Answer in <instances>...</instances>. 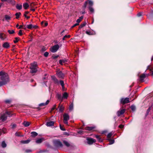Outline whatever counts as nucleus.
Masks as SVG:
<instances>
[{
    "label": "nucleus",
    "instance_id": "f257e3e1",
    "mask_svg": "<svg viewBox=\"0 0 153 153\" xmlns=\"http://www.w3.org/2000/svg\"><path fill=\"white\" fill-rule=\"evenodd\" d=\"M1 81H0V87L7 84L9 81L8 74L4 71L0 72Z\"/></svg>",
    "mask_w": 153,
    "mask_h": 153
},
{
    "label": "nucleus",
    "instance_id": "f03ea898",
    "mask_svg": "<svg viewBox=\"0 0 153 153\" xmlns=\"http://www.w3.org/2000/svg\"><path fill=\"white\" fill-rule=\"evenodd\" d=\"M37 63L34 62L31 64V66L30 68V72L32 73H36L37 71Z\"/></svg>",
    "mask_w": 153,
    "mask_h": 153
},
{
    "label": "nucleus",
    "instance_id": "7ed1b4c3",
    "mask_svg": "<svg viewBox=\"0 0 153 153\" xmlns=\"http://www.w3.org/2000/svg\"><path fill=\"white\" fill-rule=\"evenodd\" d=\"M10 112L6 111L5 113L2 116L0 117V120H1L2 121H5L7 118V115L10 116Z\"/></svg>",
    "mask_w": 153,
    "mask_h": 153
},
{
    "label": "nucleus",
    "instance_id": "20e7f679",
    "mask_svg": "<svg viewBox=\"0 0 153 153\" xmlns=\"http://www.w3.org/2000/svg\"><path fill=\"white\" fill-rule=\"evenodd\" d=\"M53 143L54 145L58 147H62L63 146L62 144L59 140H54L53 141Z\"/></svg>",
    "mask_w": 153,
    "mask_h": 153
},
{
    "label": "nucleus",
    "instance_id": "39448f33",
    "mask_svg": "<svg viewBox=\"0 0 153 153\" xmlns=\"http://www.w3.org/2000/svg\"><path fill=\"white\" fill-rule=\"evenodd\" d=\"M63 120L64 121V123L65 124L68 125V121L69 119V116L68 114L65 113L63 115Z\"/></svg>",
    "mask_w": 153,
    "mask_h": 153
},
{
    "label": "nucleus",
    "instance_id": "423d86ee",
    "mask_svg": "<svg viewBox=\"0 0 153 153\" xmlns=\"http://www.w3.org/2000/svg\"><path fill=\"white\" fill-rule=\"evenodd\" d=\"M88 4V7H92L93 5V2L90 0H88V1H86L83 6L84 8H86Z\"/></svg>",
    "mask_w": 153,
    "mask_h": 153
},
{
    "label": "nucleus",
    "instance_id": "0eeeda50",
    "mask_svg": "<svg viewBox=\"0 0 153 153\" xmlns=\"http://www.w3.org/2000/svg\"><path fill=\"white\" fill-rule=\"evenodd\" d=\"M59 48V45H56L51 48V51L53 53L55 52L58 50Z\"/></svg>",
    "mask_w": 153,
    "mask_h": 153
},
{
    "label": "nucleus",
    "instance_id": "6e6552de",
    "mask_svg": "<svg viewBox=\"0 0 153 153\" xmlns=\"http://www.w3.org/2000/svg\"><path fill=\"white\" fill-rule=\"evenodd\" d=\"M130 102L129 98H122L120 100V102L121 103L124 104L128 103Z\"/></svg>",
    "mask_w": 153,
    "mask_h": 153
},
{
    "label": "nucleus",
    "instance_id": "1a4fd4ad",
    "mask_svg": "<svg viewBox=\"0 0 153 153\" xmlns=\"http://www.w3.org/2000/svg\"><path fill=\"white\" fill-rule=\"evenodd\" d=\"M56 74L59 78H62L64 77V74L60 70L57 71Z\"/></svg>",
    "mask_w": 153,
    "mask_h": 153
},
{
    "label": "nucleus",
    "instance_id": "9d476101",
    "mask_svg": "<svg viewBox=\"0 0 153 153\" xmlns=\"http://www.w3.org/2000/svg\"><path fill=\"white\" fill-rule=\"evenodd\" d=\"M87 143L89 144H92L94 142V139L91 138H88L87 139Z\"/></svg>",
    "mask_w": 153,
    "mask_h": 153
},
{
    "label": "nucleus",
    "instance_id": "9b49d317",
    "mask_svg": "<svg viewBox=\"0 0 153 153\" xmlns=\"http://www.w3.org/2000/svg\"><path fill=\"white\" fill-rule=\"evenodd\" d=\"M126 110L125 109H123L121 110H119L117 112V114L118 116H119L120 115L123 114L125 111Z\"/></svg>",
    "mask_w": 153,
    "mask_h": 153
},
{
    "label": "nucleus",
    "instance_id": "f8f14e48",
    "mask_svg": "<svg viewBox=\"0 0 153 153\" xmlns=\"http://www.w3.org/2000/svg\"><path fill=\"white\" fill-rule=\"evenodd\" d=\"M27 27L29 29H32L33 28H36L37 27L36 25H33L32 24H30L27 25Z\"/></svg>",
    "mask_w": 153,
    "mask_h": 153
},
{
    "label": "nucleus",
    "instance_id": "ddd939ff",
    "mask_svg": "<svg viewBox=\"0 0 153 153\" xmlns=\"http://www.w3.org/2000/svg\"><path fill=\"white\" fill-rule=\"evenodd\" d=\"M146 77V74H143L140 76V80L141 82H143L144 81V79Z\"/></svg>",
    "mask_w": 153,
    "mask_h": 153
},
{
    "label": "nucleus",
    "instance_id": "4468645a",
    "mask_svg": "<svg viewBox=\"0 0 153 153\" xmlns=\"http://www.w3.org/2000/svg\"><path fill=\"white\" fill-rule=\"evenodd\" d=\"M54 122L53 121H50L46 123V126H51L53 125Z\"/></svg>",
    "mask_w": 153,
    "mask_h": 153
},
{
    "label": "nucleus",
    "instance_id": "2eb2a0df",
    "mask_svg": "<svg viewBox=\"0 0 153 153\" xmlns=\"http://www.w3.org/2000/svg\"><path fill=\"white\" fill-rule=\"evenodd\" d=\"M44 139L43 138H40L37 139L36 141V142L37 143H41L44 140Z\"/></svg>",
    "mask_w": 153,
    "mask_h": 153
},
{
    "label": "nucleus",
    "instance_id": "dca6fc26",
    "mask_svg": "<svg viewBox=\"0 0 153 153\" xmlns=\"http://www.w3.org/2000/svg\"><path fill=\"white\" fill-rule=\"evenodd\" d=\"M50 102L49 100H48L45 103H41L39 105V106H44L47 105Z\"/></svg>",
    "mask_w": 153,
    "mask_h": 153
},
{
    "label": "nucleus",
    "instance_id": "f3484780",
    "mask_svg": "<svg viewBox=\"0 0 153 153\" xmlns=\"http://www.w3.org/2000/svg\"><path fill=\"white\" fill-rule=\"evenodd\" d=\"M3 47L4 48H8L10 47L9 44L7 42H5L3 44Z\"/></svg>",
    "mask_w": 153,
    "mask_h": 153
},
{
    "label": "nucleus",
    "instance_id": "a211bd4d",
    "mask_svg": "<svg viewBox=\"0 0 153 153\" xmlns=\"http://www.w3.org/2000/svg\"><path fill=\"white\" fill-rule=\"evenodd\" d=\"M56 97L58 98V99L59 100H61V101L62 100V97L61 96V94L57 93L56 95Z\"/></svg>",
    "mask_w": 153,
    "mask_h": 153
},
{
    "label": "nucleus",
    "instance_id": "6ab92c4d",
    "mask_svg": "<svg viewBox=\"0 0 153 153\" xmlns=\"http://www.w3.org/2000/svg\"><path fill=\"white\" fill-rule=\"evenodd\" d=\"M68 96V94L67 92L64 93L62 97V98L63 99H67Z\"/></svg>",
    "mask_w": 153,
    "mask_h": 153
},
{
    "label": "nucleus",
    "instance_id": "aec40b11",
    "mask_svg": "<svg viewBox=\"0 0 153 153\" xmlns=\"http://www.w3.org/2000/svg\"><path fill=\"white\" fill-rule=\"evenodd\" d=\"M85 128V130L91 131L94 129V127L87 126Z\"/></svg>",
    "mask_w": 153,
    "mask_h": 153
},
{
    "label": "nucleus",
    "instance_id": "412c9836",
    "mask_svg": "<svg viewBox=\"0 0 153 153\" xmlns=\"http://www.w3.org/2000/svg\"><path fill=\"white\" fill-rule=\"evenodd\" d=\"M23 124L24 126H25L27 127L30 125V123L28 122L24 121L23 123Z\"/></svg>",
    "mask_w": 153,
    "mask_h": 153
},
{
    "label": "nucleus",
    "instance_id": "4be33fe9",
    "mask_svg": "<svg viewBox=\"0 0 153 153\" xmlns=\"http://www.w3.org/2000/svg\"><path fill=\"white\" fill-rule=\"evenodd\" d=\"M30 141V140H22L21 141V143L23 144H27Z\"/></svg>",
    "mask_w": 153,
    "mask_h": 153
},
{
    "label": "nucleus",
    "instance_id": "5701e85b",
    "mask_svg": "<svg viewBox=\"0 0 153 153\" xmlns=\"http://www.w3.org/2000/svg\"><path fill=\"white\" fill-rule=\"evenodd\" d=\"M16 8L18 10H21L22 8V4H17L16 6Z\"/></svg>",
    "mask_w": 153,
    "mask_h": 153
},
{
    "label": "nucleus",
    "instance_id": "b1692460",
    "mask_svg": "<svg viewBox=\"0 0 153 153\" xmlns=\"http://www.w3.org/2000/svg\"><path fill=\"white\" fill-rule=\"evenodd\" d=\"M63 143L67 147H69L70 146L69 143L67 141L65 140L63 141Z\"/></svg>",
    "mask_w": 153,
    "mask_h": 153
},
{
    "label": "nucleus",
    "instance_id": "393cba45",
    "mask_svg": "<svg viewBox=\"0 0 153 153\" xmlns=\"http://www.w3.org/2000/svg\"><path fill=\"white\" fill-rule=\"evenodd\" d=\"M23 6L24 8L27 9L29 6V4L27 3L23 4Z\"/></svg>",
    "mask_w": 153,
    "mask_h": 153
},
{
    "label": "nucleus",
    "instance_id": "a878e982",
    "mask_svg": "<svg viewBox=\"0 0 153 153\" xmlns=\"http://www.w3.org/2000/svg\"><path fill=\"white\" fill-rule=\"evenodd\" d=\"M4 18L6 20L8 21L10 19L11 17L10 16L7 15H6L5 16Z\"/></svg>",
    "mask_w": 153,
    "mask_h": 153
},
{
    "label": "nucleus",
    "instance_id": "bb28decb",
    "mask_svg": "<svg viewBox=\"0 0 153 153\" xmlns=\"http://www.w3.org/2000/svg\"><path fill=\"white\" fill-rule=\"evenodd\" d=\"M31 133L33 137H35L38 135V134L35 131L32 132Z\"/></svg>",
    "mask_w": 153,
    "mask_h": 153
},
{
    "label": "nucleus",
    "instance_id": "cd10ccee",
    "mask_svg": "<svg viewBox=\"0 0 153 153\" xmlns=\"http://www.w3.org/2000/svg\"><path fill=\"white\" fill-rule=\"evenodd\" d=\"M90 11V12L91 13H93L94 12V9L92 7H92H88Z\"/></svg>",
    "mask_w": 153,
    "mask_h": 153
},
{
    "label": "nucleus",
    "instance_id": "c85d7f7f",
    "mask_svg": "<svg viewBox=\"0 0 153 153\" xmlns=\"http://www.w3.org/2000/svg\"><path fill=\"white\" fill-rule=\"evenodd\" d=\"M96 139L99 142H102V140L98 136L96 135Z\"/></svg>",
    "mask_w": 153,
    "mask_h": 153
},
{
    "label": "nucleus",
    "instance_id": "c756f323",
    "mask_svg": "<svg viewBox=\"0 0 153 153\" xmlns=\"http://www.w3.org/2000/svg\"><path fill=\"white\" fill-rule=\"evenodd\" d=\"M67 62V61L65 59H62V60H60L59 61V63L61 65H62L63 63H65Z\"/></svg>",
    "mask_w": 153,
    "mask_h": 153
},
{
    "label": "nucleus",
    "instance_id": "7c9ffc66",
    "mask_svg": "<svg viewBox=\"0 0 153 153\" xmlns=\"http://www.w3.org/2000/svg\"><path fill=\"white\" fill-rule=\"evenodd\" d=\"M60 84L61 85V86L62 87V89H63V90H64V82L63 81H62V80H60Z\"/></svg>",
    "mask_w": 153,
    "mask_h": 153
},
{
    "label": "nucleus",
    "instance_id": "2f4dec72",
    "mask_svg": "<svg viewBox=\"0 0 153 153\" xmlns=\"http://www.w3.org/2000/svg\"><path fill=\"white\" fill-rule=\"evenodd\" d=\"M1 146H2V147L3 148H5V147H6V146H7V145H6V143H5V141H3L2 142V143H1Z\"/></svg>",
    "mask_w": 153,
    "mask_h": 153
},
{
    "label": "nucleus",
    "instance_id": "473e14b6",
    "mask_svg": "<svg viewBox=\"0 0 153 153\" xmlns=\"http://www.w3.org/2000/svg\"><path fill=\"white\" fill-rule=\"evenodd\" d=\"M8 32L10 34H12L15 33V30H8Z\"/></svg>",
    "mask_w": 153,
    "mask_h": 153
},
{
    "label": "nucleus",
    "instance_id": "72a5a7b5",
    "mask_svg": "<svg viewBox=\"0 0 153 153\" xmlns=\"http://www.w3.org/2000/svg\"><path fill=\"white\" fill-rule=\"evenodd\" d=\"M64 110V107L61 105L59 107V111L60 112H62Z\"/></svg>",
    "mask_w": 153,
    "mask_h": 153
},
{
    "label": "nucleus",
    "instance_id": "f704fd0d",
    "mask_svg": "<svg viewBox=\"0 0 153 153\" xmlns=\"http://www.w3.org/2000/svg\"><path fill=\"white\" fill-rule=\"evenodd\" d=\"M21 15V13L20 12L17 13H16L15 15L16 16V18L18 19L19 18L20 15Z\"/></svg>",
    "mask_w": 153,
    "mask_h": 153
},
{
    "label": "nucleus",
    "instance_id": "c9c22d12",
    "mask_svg": "<svg viewBox=\"0 0 153 153\" xmlns=\"http://www.w3.org/2000/svg\"><path fill=\"white\" fill-rule=\"evenodd\" d=\"M29 13V12H28L26 11L25 12V14H24V16L25 17H26V18H27V19H29L30 18V17L29 16H27L26 15V14H28Z\"/></svg>",
    "mask_w": 153,
    "mask_h": 153
},
{
    "label": "nucleus",
    "instance_id": "e433bc0d",
    "mask_svg": "<svg viewBox=\"0 0 153 153\" xmlns=\"http://www.w3.org/2000/svg\"><path fill=\"white\" fill-rule=\"evenodd\" d=\"M73 108V103L71 104L69 106V110L72 111Z\"/></svg>",
    "mask_w": 153,
    "mask_h": 153
},
{
    "label": "nucleus",
    "instance_id": "4c0bfd02",
    "mask_svg": "<svg viewBox=\"0 0 153 153\" xmlns=\"http://www.w3.org/2000/svg\"><path fill=\"white\" fill-rule=\"evenodd\" d=\"M19 39V38L18 37H16L15 38V40L14 41V42L15 43H16L18 42V41Z\"/></svg>",
    "mask_w": 153,
    "mask_h": 153
},
{
    "label": "nucleus",
    "instance_id": "58836bf2",
    "mask_svg": "<svg viewBox=\"0 0 153 153\" xmlns=\"http://www.w3.org/2000/svg\"><path fill=\"white\" fill-rule=\"evenodd\" d=\"M86 24V22H84L82 24H81L80 26H79V28H82L84 26H85Z\"/></svg>",
    "mask_w": 153,
    "mask_h": 153
},
{
    "label": "nucleus",
    "instance_id": "ea45409f",
    "mask_svg": "<svg viewBox=\"0 0 153 153\" xmlns=\"http://www.w3.org/2000/svg\"><path fill=\"white\" fill-rule=\"evenodd\" d=\"M70 37V35H65L64 37L62 38L63 40H65L66 38H69Z\"/></svg>",
    "mask_w": 153,
    "mask_h": 153
},
{
    "label": "nucleus",
    "instance_id": "a19ab883",
    "mask_svg": "<svg viewBox=\"0 0 153 153\" xmlns=\"http://www.w3.org/2000/svg\"><path fill=\"white\" fill-rule=\"evenodd\" d=\"M86 33L87 34L89 35H92L93 34V32H92L90 31H87L86 32Z\"/></svg>",
    "mask_w": 153,
    "mask_h": 153
},
{
    "label": "nucleus",
    "instance_id": "79ce46f5",
    "mask_svg": "<svg viewBox=\"0 0 153 153\" xmlns=\"http://www.w3.org/2000/svg\"><path fill=\"white\" fill-rule=\"evenodd\" d=\"M15 134L16 136H19V137H22V136H23L22 135H21L20 134V133L19 132H16Z\"/></svg>",
    "mask_w": 153,
    "mask_h": 153
},
{
    "label": "nucleus",
    "instance_id": "37998d69",
    "mask_svg": "<svg viewBox=\"0 0 153 153\" xmlns=\"http://www.w3.org/2000/svg\"><path fill=\"white\" fill-rule=\"evenodd\" d=\"M131 108L132 111H134L135 110L136 107L135 106L132 105L131 106Z\"/></svg>",
    "mask_w": 153,
    "mask_h": 153
},
{
    "label": "nucleus",
    "instance_id": "c03bdc74",
    "mask_svg": "<svg viewBox=\"0 0 153 153\" xmlns=\"http://www.w3.org/2000/svg\"><path fill=\"white\" fill-rule=\"evenodd\" d=\"M151 108H152L151 106V107H149V108L147 109V112H146V114H147V115L149 113V112L150 111V110H151Z\"/></svg>",
    "mask_w": 153,
    "mask_h": 153
},
{
    "label": "nucleus",
    "instance_id": "a18cd8bd",
    "mask_svg": "<svg viewBox=\"0 0 153 153\" xmlns=\"http://www.w3.org/2000/svg\"><path fill=\"white\" fill-rule=\"evenodd\" d=\"M112 134L111 133H109L107 135V137L108 138H110L111 137Z\"/></svg>",
    "mask_w": 153,
    "mask_h": 153
},
{
    "label": "nucleus",
    "instance_id": "49530a36",
    "mask_svg": "<svg viewBox=\"0 0 153 153\" xmlns=\"http://www.w3.org/2000/svg\"><path fill=\"white\" fill-rule=\"evenodd\" d=\"M48 53L47 52H46L44 53V56L45 57H47L48 56Z\"/></svg>",
    "mask_w": 153,
    "mask_h": 153
},
{
    "label": "nucleus",
    "instance_id": "de8ad7c7",
    "mask_svg": "<svg viewBox=\"0 0 153 153\" xmlns=\"http://www.w3.org/2000/svg\"><path fill=\"white\" fill-rule=\"evenodd\" d=\"M52 79L54 80V81L56 82H57L58 81L57 79H56L54 76L52 77Z\"/></svg>",
    "mask_w": 153,
    "mask_h": 153
},
{
    "label": "nucleus",
    "instance_id": "09e8293b",
    "mask_svg": "<svg viewBox=\"0 0 153 153\" xmlns=\"http://www.w3.org/2000/svg\"><path fill=\"white\" fill-rule=\"evenodd\" d=\"M114 140H111L110 141V143L109 144H112L114 143Z\"/></svg>",
    "mask_w": 153,
    "mask_h": 153
},
{
    "label": "nucleus",
    "instance_id": "8fccbe9b",
    "mask_svg": "<svg viewBox=\"0 0 153 153\" xmlns=\"http://www.w3.org/2000/svg\"><path fill=\"white\" fill-rule=\"evenodd\" d=\"M60 129L62 131H65V128L63 127L62 126H61V125H60Z\"/></svg>",
    "mask_w": 153,
    "mask_h": 153
},
{
    "label": "nucleus",
    "instance_id": "3c124183",
    "mask_svg": "<svg viewBox=\"0 0 153 153\" xmlns=\"http://www.w3.org/2000/svg\"><path fill=\"white\" fill-rule=\"evenodd\" d=\"M18 34L19 35L21 36L22 34V30H20Z\"/></svg>",
    "mask_w": 153,
    "mask_h": 153
},
{
    "label": "nucleus",
    "instance_id": "603ef678",
    "mask_svg": "<svg viewBox=\"0 0 153 153\" xmlns=\"http://www.w3.org/2000/svg\"><path fill=\"white\" fill-rule=\"evenodd\" d=\"M32 152V150H31V149H27L25 150V152H27V153L31 152Z\"/></svg>",
    "mask_w": 153,
    "mask_h": 153
},
{
    "label": "nucleus",
    "instance_id": "864d4df0",
    "mask_svg": "<svg viewBox=\"0 0 153 153\" xmlns=\"http://www.w3.org/2000/svg\"><path fill=\"white\" fill-rule=\"evenodd\" d=\"M3 34L2 33L0 34V38L2 39L3 40L4 39V38L3 36Z\"/></svg>",
    "mask_w": 153,
    "mask_h": 153
},
{
    "label": "nucleus",
    "instance_id": "5fc2aeb1",
    "mask_svg": "<svg viewBox=\"0 0 153 153\" xmlns=\"http://www.w3.org/2000/svg\"><path fill=\"white\" fill-rule=\"evenodd\" d=\"M11 126L12 128H15L16 126V125L15 124H13Z\"/></svg>",
    "mask_w": 153,
    "mask_h": 153
},
{
    "label": "nucleus",
    "instance_id": "6e6d98bb",
    "mask_svg": "<svg viewBox=\"0 0 153 153\" xmlns=\"http://www.w3.org/2000/svg\"><path fill=\"white\" fill-rule=\"evenodd\" d=\"M11 100H5V102L6 103H9L11 102Z\"/></svg>",
    "mask_w": 153,
    "mask_h": 153
},
{
    "label": "nucleus",
    "instance_id": "4d7b16f0",
    "mask_svg": "<svg viewBox=\"0 0 153 153\" xmlns=\"http://www.w3.org/2000/svg\"><path fill=\"white\" fill-rule=\"evenodd\" d=\"M56 105H53V107L51 108V110L52 111L53 110L56 108Z\"/></svg>",
    "mask_w": 153,
    "mask_h": 153
},
{
    "label": "nucleus",
    "instance_id": "13d9d810",
    "mask_svg": "<svg viewBox=\"0 0 153 153\" xmlns=\"http://www.w3.org/2000/svg\"><path fill=\"white\" fill-rule=\"evenodd\" d=\"M46 50V48L45 47H43L42 48V51H44Z\"/></svg>",
    "mask_w": 153,
    "mask_h": 153
},
{
    "label": "nucleus",
    "instance_id": "bf43d9fd",
    "mask_svg": "<svg viewBox=\"0 0 153 153\" xmlns=\"http://www.w3.org/2000/svg\"><path fill=\"white\" fill-rule=\"evenodd\" d=\"M79 25V24L78 23H76L75 24H74L72 27L73 28V27H74L75 26H77L78 25Z\"/></svg>",
    "mask_w": 153,
    "mask_h": 153
},
{
    "label": "nucleus",
    "instance_id": "052dcab7",
    "mask_svg": "<svg viewBox=\"0 0 153 153\" xmlns=\"http://www.w3.org/2000/svg\"><path fill=\"white\" fill-rule=\"evenodd\" d=\"M81 21V20L79 19H77L76 20V22L77 23H78L79 24V23Z\"/></svg>",
    "mask_w": 153,
    "mask_h": 153
},
{
    "label": "nucleus",
    "instance_id": "680f3d73",
    "mask_svg": "<svg viewBox=\"0 0 153 153\" xmlns=\"http://www.w3.org/2000/svg\"><path fill=\"white\" fill-rule=\"evenodd\" d=\"M142 16V13H138L137 14V16L138 17H140Z\"/></svg>",
    "mask_w": 153,
    "mask_h": 153
},
{
    "label": "nucleus",
    "instance_id": "e2e57ef3",
    "mask_svg": "<svg viewBox=\"0 0 153 153\" xmlns=\"http://www.w3.org/2000/svg\"><path fill=\"white\" fill-rule=\"evenodd\" d=\"M83 18V16H81L80 17H79V19L81 21L82 20V19Z\"/></svg>",
    "mask_w": 153,
    "mask_h": 153
},
{
    "label": "nucleus",
    "instance_id": "0e129e2a",
    "mask_svg": "<svg viewBox=\"0 0 153 153\" xmlns=\"http://www.w3.org/2000/svg\"><path fill=\"white\" fill-rule=\"evenodd\" d=\"M123 127V126L122 125H120L119 126V127L120 128H122Z\"/></svg>",
    "mask_w": 153,
    "mask_h": 153
},
{
    "label": "nucleus",
    "instance_id": "69168bd1",
    "mask_svg": "<svg viewBox=\"0 0 153 153\" xmlns=\"http://www.w3.org/2000/svg\"><path fill=\"white\" fill-rule=\"evenodd\" d=\"M22 28H23V26L22 25H20L19 27H18V29H21Z\"/></svg>",
    "mask_w": 153,
    "mask_h": 153
},
{
    "label": "nucleus",
    "instance_id": "338daca9",
    "mask_svg": "<svg viewBox=\"0 0 153 153\" xmlns=\"http://www.w3.org/2000/svg\"><path fill=\"white\" fill-rule=\"evenodd\" d=\"M65 135H67L68 136L69 135V134L68 133L65 132Z\"/></svg>",
    "mask_w": 153,
    "mask_h": 153
},
{
    "label": "nucleus",
    "instance_id": "774afa93",
    "mask_svg": "<svg viewBox=\"0 0 153 153\" xmlns=\"http://www.w3.org/2000/svg\"><path fill=\"white\" fill-rule=\"evenodd\" d=\"M27 28V26H24V27H23V28L25 29H26Z\"/></svg>",
    "mask_w": 153,
    "mask_h": 153
}]
</instances>
